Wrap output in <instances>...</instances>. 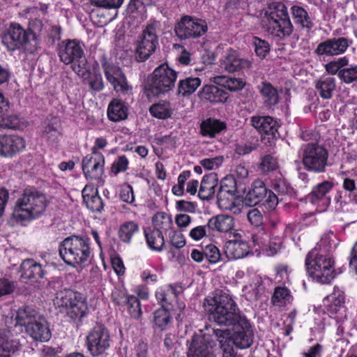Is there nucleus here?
<instances>
[{
	"instance_id": "obj_1",
	"label": "nucleus",
	"mask_w": 357,
	"mask_h": 357,
	"mask_svg": "<svg viewBox=\"0 0 357 357\" xmlns=\"http://www.w3.org/2000/svg\"><path fill=\"white\" fill-rule=\"evenodd\" d=\"M206 310L210 317L220 326H233L232 342L238 348H249L253 342V332L248 319L241 315L238 307L229 294L216 290L205 299Z\"/></svg>"
},
{
	"instance_id": "obj_2",
	"label": "nucleus",
	"mask_w": 357,
	"mask_h": 357,
	"mask_svg": "<svg viewBox=\"0 0 357 357\" xmlns=\"http://www.w3.org/2000/svg\"><path fill=\"white\" fill-rule=\"evenodd\" d=\"M48 205L46 195L35 188L26 189L17 199L11 219L22 225L42 216Z\"/></svg>"
},
{
	"instance_id": "obj_3",
	"label": "nucleus",
	"mask_w": 357,
	"mask_h": 357,
	"mask_svg": "<svg viewBox=\"0 0 357 357\" xmlns=\"http://www.w3.org/2000/svg\"><path fill=\"white\" fill-rule=\"evenodd\" d=\"M322 239L306 255L305 265L307 273L312 279L321 284H329L335 278V261L329 255V248L324 246Z\"/></svg>"
},
{
	"instance_id": "obj_4",
	"label": "nucleus",
	"mask_w": 357,
	"mask_h": 357,
	"mask_svg": "<svg viewBox=\"0 0 357 357\" xmlns=\"http://www.w3.org/2000/svg\"><path fill=\"white\" fill-rule=\"evenodd\" d=\"M212 333L195 335L188 346V357H213L211 349L215 345V341H218L222 350V357L225 352L235 353L229 329H213Z\"/></svg>"
},
{
	"instance_id": "obj_5",
	"label": "nucleus",
	"mask_w": 357,
	"mask_h": 357,
	"mask_svg": "<svg viewBox=\"0 0 357 357\" xmlns=\"http://www.w3.org/2000/svg\"><path fill=\"white\" fill-rule=\"evenodd\" d=\"M59 251L64 262L73 267L84 266L93 257L89 238L77 236L66 238Z\"/></svg>"
},
{
	"instance_id": "obj_6",
	"label": "nucleus",
	"mask_w": 357,
	"mask_h": 357,
	"mask_svg": "<svg viewBox=\"0 0 357 357\" xmlns=\"http://www.w3.org/2000/svg\"><path fill=\"white\" fill-rule=\"evenodd\" d=\"M268 20L266 31L268 35L277 40H284L289 37L294 31L287 8L281 2H273L266 12Z\"/></svg>"
},
{
	"instance_id": "obj_7",
	"label": "nucleus",
	"mask_w": 357,
	"mask_h": 357,
	"mask_svg": "<svg viewBox=\"0 0 357 357\" xmlns=\"http://www.w3.org/2000/svg\"><path fill=\"white\" fill-rule=\"evenodd\" d=\"M58 56L63 63L71 64V68L76 74L84 79L88 77L87 60L80 43L75 40L61 42L59 45Z\"/></svg>"
},
{
	"instance_id": "obj_8",
	"label": "nucleus",
	"mask_w": 357,
	"mask_h": 357,
	"mask_svg": "<svg viewBox=\"0 0 357 357\" xmlns=\"http://www.w3.org/2000/svg\"><path fill=\"white\" fill-rule=\"evenodd\" d=\"M177 79V73L167 63L158 66L153 72L146 88L148 96H159L172 91Z\"/></svg>"
},
{
	"instance_id": "obj_9",
	"label": "nucleus",
	"mask_w": 357,
	"mask_h": 357,
	"mask_svg": "<svg viewBox=\"0 0 357 357\" xmlns=\"http://www.w3.org/2000/svg\"><path fill=\"white\" fill-rule=\"evenodd\" d=\"M54 303L58 307H64L69 317L80 320L88 312L86 298L70 289H64L56 294Z\"/></svg>"
},
{
	"instance_id": "obj_10",
	"label": "nucleus",
	"mask_w": 357,
	"mask_h": 357,
	"mask_svg": "<svg viewBox=\"0 0 357 357\" xmlns=\"http://www.w3.org/2000/svg\"><path fill=\"white\" fill-rule=\"evenodd\" d=\"M159 27V22L153 20L143 30L136 43L135 56L137 61H145L155 52L158 46L157 31Z\"/></svg>"
},
{
	"instance_id": "obj_11",
	"label": "nucleus",
	"mask_w": 357,
	"mask_h": 357,
	"mask_svg": "<svg viewBox=\"0 0 357 357\" xmlns=\"http://www.w3.org/2000/svg\"><path fill=\"white\" fill-rule=\"evenodd\" d=\"M328 158L327 149L317 143H309L303 149L302 162L305 168L314 173L325 172Z\"/></svg>"
},
{
	"instance_id": "obj_12",
	"label": "nucleus",
	"mask_w": 357,
	"mask_h": 357,
	"mask_svg": "<svg viewBox=\"0 0 357 357\" xmlns=\"http://www.w3.org/2000/svg\"><path fill=\"white\" fill-rule=\"evenodd\" d=\"M112 338L107 328L102 324H96L88 333L86 346L93 356L102 354L110 347Z\"/></svg>"
},
{
	"instance_id": "obj_13",
	"label": "nucleus",
	"mask_w": 357,
	"mask_h": 357,
	"mask_svg": "<svg viewBox=\"0 0 357 357\" xmlns=\"http://www.w3.org/2000/svg\"><path fill=\"white\" fill-rule=\"evenodd\" d=\"M205 21L185 15L176 24L174 31L181 40L199 38L207 31Z\"/></svg>"
},
{
	"instance_id": "obj_14",
	"label": "nucleus",
	"mask_w": 357,
	"mask_h": 357,
	"mask_svg": "<svg viewBox=\"0 0 357 357\" xmlns=\"http://www.w3.org/2000/svg\"><path fill=\"white\" fill-rule=\"evenodd\" d=\"M29 33L17 23H11L2 36V43L9 51L24 48L29 40Z\"/></svg>"
},
{
	"instance_id": "obj_15",
	"label": "nucleus",
	"mask_w": 357,
	"mask_h": 357,
	"mask_svg": "<svg viewBox=\"0 0 357 357\" xmlns=\"http://www.w3.org/2000/svg\"><path fill=\"white\" fill-rule=\"evenodd\" d=\"M102 68L107 81L117 93L123 95L132 93V87L128 83L125 75L119 67L105 61L102 63Z\"/></svg>"
},
{
	"instance_id": "obj_16",
	"label": "nucleus",
	"mask_w": 357,
	"mask_h": 357,
	"mask_svg": "<svg viewBox=\"0 0 357 357\" xmlns=\"http://www.w3.org/2000/svg\"><path fill=\"white\" fill-rule=\"evenodd\" d=\"M243 236V232L238 230L231 233V238L225 245V253L229 259H242L250 252V245Z\"/></svg>"
},
{
	"instance_id": "obj_17",
	"label": "nucleus",
	"mask_w": 357,
	"mask_h": 357,
	"mask_svg": "<svg viewBox=\"0 0 357 357\" xmlns=\"http://www.w3.org/2000/svg\"><path fill=\"white\" fill-rule=\"evenodd\" d=\"M325 302H327L326 309L331 317L337 322L347 319L344 292L340 288L334 287L333 292L325 298Z\"/></svg>"
},
{
	"instance_id": "obj_18",
	"label": "nucleus",
	"mask_w": 357,
	"mask_h": 357,
	"mask_svg": "<svg viewBox=\"0 0 357 357\" xmlns=\"http://www.w3.org/2000/svg\"><path fill=\"white\" fill-rule=\"evenodd\" d=\"M352 40L340 37L328 39L319 43L314 52L319 56H337L346 52Z\"/></svg>"
},
{
	"instance_id": "obj_19",
	"label": "nucleus",
	"mask_w": 357,
	"mask_h": 357,
	"mask_svg": "<svg viewBox=\"0 0 357 357\" xmlns=\"http://www.w3.org/2000/svg\"><path fill=\"white\" fill-rule=\"evenodd\" d=\"M220 66L226 72L235 73L242 69L250 68L251 62L248 59L241 58L235 50L229 49L220 59Z\"/></svg>"
},
{
	"instance_id": "obj_20",
	"label": "nucleus",
	"mask_w": 357,
	"mask_h": 357,
	"mask_svg": "<svg viewBox=\"0 0 357 357\" xmlns=\"http://www.w3.org/2000/svg\"><path fill=\"white\" fill-rule=\"evenodd\" d=\"M25 148L24 139L18 135H0V157L11 158Z\"/></svg>"
},
{
	"instance_id": "obj_21",
	"label": "nucleus",
	"mask_w": 357,
	"mask_h": 357,
	"mask_svg": "<svg viewBox=\"0 0 357 357\" xmlns=\"http://www.w3.org/2000/svg\"><path fill=\"white\" fill-rule=\"evenodd\" d=\"M236 183L232 179H224L218 192V204L222 210L229 208L235 200Z\"/></svg>"
},
{
	"instance_id": "obj_22",
	"label": "nucleus",
	"mask_w": 357,
	"mask_h": 357,
	"mask_svg": "<svg viewBox=\"0 0 357 357\" xmlns=\"http://www.w3.org/2000/svg\"><path fill=\"white\" fill-rule=\"evenodd\" d=\"M333 186V183L329 181H324L318 184L314 188L308 197L310 202L320 207L321 211H324L331 203V198L328 194Z\"/></svg>"
},
{
	"instance_id": "obj_23",
	"label": "nucleus",
	"mask_w": 357,
	"mask_h": 357,
	"mask_svg": "<svg viewBox=\"0 0 357 357\" xmlns=\"http://www.w3.org/2000/svg\"><path fill=\"white\" fill-rule=\"evenodd\" d=\"M26 332L36 341L46 342L51 337V332L47 323L40 316L26 326Z\"/></svg>"
},
{
	"instance_id": "obj_24",
	"label": "nucleus",
	"mask_w": 357,
	"mask_h": 357,
	"mask_svg": "<svg viewBox=\"0 0 357 357\" xmlns=\"http://www.w3.org/2000/svg\"><path fill=\"white\" fill-rule=\"evenodd\" d=\"M252 126L259 132L273 137H275L279 128V123L274 118L270 116H254L251 118Z\"/></svg>"
},
{
	"instance_id": "obj_25",
	"label": "nucleus",
	"mask_w": 357,
	"mask_h": 357,
	"mask_svg": "<svg viewBox=\"0 0 357 357\" xmlns=\"http://www.w3.org/2000/svg\"><path fill=\"white\" fill-rule=\"evenodd\" d=\"M208 227L211 231H217L219 232L231 233L235 229L234 220L232 216L228 215H218L211 218L207 222ZM231 237V236H229Z\"/></svg>"
},
{
	"instance_id": "obj_26",
	"label": "nucleus",
	"mask_w": 357,
	"mask_h": 357,
	"mask_svg": "<svg viewBox=\"0 0 357 357\" xmlns=\"http://www.w3.org/2000/svg\"><path fill=\"white\" fill-rule=\"evenodd\" d=\"M218 185V178L216 174L211 173L204 176L200 184L198 195L203 200L211 199Z\"/></svg>"
},
{
	"instance_id": "obj_27",
	"label": "nucleus",
	"mask_w": 357,
	"mask_h": 357,
	"mask_svg": "<svg viewBox=\"0 0 357 357\" xmlns=\"http://www.w3.org/2000/svg\"><path fill=\"white\" fill-rule=\"evenodd\" d=\"M83 201L86 207L93 212H100L104 208L102 198L97 190L91 186H85L82 191Z\"/></svg>"
},
{
	"instance_id": "obj_28",
	"label": "nucleus",
	"mask_w": 357,
	"mask_h": 357,
	"mask_svg": "<svg viewBox=\"0 0 357 357\" xmlns=\"http://www.w3.org/2000/svg\"><path fill=\"white\" fill-rule=\"evenodd\" d=\"M316 93L323 99H331L336 88L335 79L322 76L314 82Z\"/></svg>"
},
{
	"instance_id": "obj_29",
	"label": "nucleus",
	"mask_w": 357,
	"mask_h": 357,
	"mask_svg": "<svg viewBox=\"0 0 357 357\" xmlns=\"http://www.w3.org/2000/svg\"><path fill=\"white\" fill-rule=\"evenodd\" d=\"M266 107L273 108L280 102L278 89L269 82H264L258 86Z\"/></svg>"
},
{
	"instance_id": "obj_30",
	"label": "nucleus",
	"mask_w": 357,
	"mask_h": 357,
	"mask_svg": "<svg viewBox=\"0 0 357 357\" xmlns=\"http://www.w3.org/2000/svg\"><path fill=\"white\" fill-rule=\"evenodd\" d=\"M225 122L214 118H208L203 121L200 125V132L204 137H215L226 129Z\"/></svg>"
},
{
	"instance_id": "obj_31",
	"label": "nucleus",
	"mask_w": 357,
	"mask_h": 357,
	"mask_svg": "<svg viewBox=\"0 0 357 357\" xmlns=\"http://www.w3.org/2000/svg\"><path fill=\"white\" fill-rule=\"evenodd\" d=\"M21 277L23 279L42 278L45 275V271L41 264H38L33 259L24 260L21 264Z\"/></svg>"
},
{
	"instance_id": "obj_32",
	"label": "nucleus",
	"mask_w": 357,
	"mask_h": 357,
	"mask_svg": "<svg viewBox=\"0 0 357 357\" xmlns=\"http://www.w3.org/2000/svg\"><path fill=\"white\" fill-rule=\"evenodd\" d=\"M60 127L58 118H47L43 123V137L50 142H56L61 136Z\"/></svg>"
},
{
	"instance_id": "obj_33",
	"label": "nucleus",
	"mask_w": 357,
	"mask_h": 357,
	"mask_svg": "<svg viewBox=\"0 0 357 357\" xmlns=\"http://www.w3.org/2000/svg\"><path fill=\"white\" fill-rule=\"evenodd\" d=\"M115 294H113L114 300L118 305L126 304L130 316L135 319H138L142 314L140 303L138 298L132 295H126L122 293L121 298H116Z\"/></svg>"
},
{
	"instance_id": "obj_34",
	"label": "nucleus",
	"mask_w": 357,
	"mask_h": 357,
	"mask_svg": "<svg viewBox=\"0 0 357 357\" xmlns=\"http://www.w3.org/2000/svg\"><path fill=\"white\" fill-rule=\"evenodd\" d=\"M107 116L114 122L124 120L128 116V108L123 101L114 99L108 105Z\"/></svg>"
},
{
	"instance_id": "obj_35",
	"label": "nucleus",
	"mask_w": 357,
	"mask_h": 357,
	"mask_svg": "<svg viewBox=\"0 0 357 357\" xmlns=\"http://www.w3.org/2000/svg\"><path fill=\"white\" fill-rule=\"evenodd\" d=\"M202 99L211 102H223L227 99V93L225 90L214 85H206L200 92Z\"/></svg>"
},
{
	"instance_id": "obj_36",
	"label": "nucleus",
	"mask_w": 357,
	"mask_h": 357,
	"mask_svg": "<svg viewBox=\"0 0 357 357\" xmlns=\"http://www.w3.org/2000/svg\"><path fill=\"white\" fill-rule=\"evenodd\" d=\"M267 192L263 181L257 180L252 183V189L247 193L245 199L250 204L255 205L266 197Z\"/></svg>"
},
{
	"instance_id": "obj_37",
	"label": "nucleus",
	"mask_w": 357,
	"mask_h": 357,
	"mask_svg": "<svg viewBox=\"0 0 357 357\" xmlns=\"http://www.w3.org/2000/svg\"><path fill=\"white\" fill-rule=\"evenodd\" d=\"M210 80L215 84L222 86L231 91L242 89L245 86V82L240 78L229 77L225 75H220L210 77Z\"/></svg>"
},
{
	"instance_id": "obj_38",
	"label": "nucleus",
	"mask_w": 357,
	"mask_h": 357,
	"mask_svg": "<svg viewBox=\"0 0 357 357\" xmlns=\"http://www.w3.org/2000/svg\"><path fill=\"white\" fill-rule=\"evenodd\" d=\"M145 238L149 248L156 252L162 250L165 245L164 236L158 231L151 228H145L144 230Z\"/></svg>"
},
{
	"instance_id": "obj_39",
	"label": "nucleus",
	"mask_w": 357,
	"mask_h": 357,
	"mask_svg": "<svg viewBox=\"0 0 357 357\" xmlns=\"http://www.w3.org/2000/svg\"><path fill=\"white\" fill-rule=\"evenodd\" d=\"M293 296L290 290L284 286H278L274 289L271 301L275 306L281 307L291 303Z\"/></svg>"
},
{
	"instance_id": "obj_40",
	"label": "nucleus",
	"mask_w": 357,
	"mask_h": 357,
	"mask_svg": "<svg viewBox=\"0 0 357 357\" xmlns=\"http://www.w3.org/2000/svg\"><path fill=\"white\" fill-rule=\"evenodd\" d=\"M153 229L158 231L162 235L169 234L173 231L171 217L165 213H158L153 218Z\"/></svg>"
},
{
	"instance_id": "obj_41",
	"label": "nucleus",
	"mask_w": 357,
	"mask_h": 357,
	"mask_svg": "<svg viewBox=\"0 0 357 357\" xmlns=\"http://www.w3.org/2000/svg\"><path fill=\"white\" fill-rule=\"evenodd\" d=\"M156 299L165 307L172 305L177 298L176 289L172 285H167L159 288L155 292Z\"/></svg>"
},
{
	"instance_id": "obj_42",
	"label": "nucleus",
	"mask_w": 357,
	"mask_h": 357,
	"mask_svg": "<svg viewBox=\"0 0 357 357\" xmlns=\"http://www.w3.org/2000/svg\"><path fill=\"white\" fill-rule=\"evenodd\" d=\"M38 313L29 306H25L20 308L15 317L16 324L25 326L26 328L29 324L33 323L38 317Z\"/></svg>"
},
{
	"instance_id": "obj_43",
	"label": "nucleus",
	"mask_w": 357,
	"mask_h": 357,
	"mask_svg": "<svg viewBox=\"0 0 357 357\" xmlns=\"http://www.w3.org/2000/svg\"><path fill=\"white\" fill-rule=\"evenodd\" d=\"M139 231V227L137 223L134 221H127L120 226L119 236L123 242L129 243L132 236Z\"/></svg>"
},
{
	"instance_id": "obj_44",
	"label": "nucleus",
	"mask_w": 357,
	"mask_h": 357,
	"mask_svg": "<svg viewBox=\"0 0 357 357\" xmlns=\"http://www.w3.org/2000/svg\"><path fill=\"white\" fill-rule=\"evenodd\" d=\"M291 12L295 23L299 24L302 27L307 29H310L313 26L308 13L303 8L299 6H293Z\"/></svg>"
},
{
	"instance_id": "obj_45",
	"label": "nucleus",
	"mask_w": 357,
	"mask_h": 357,
	"mask_svg": "<svg viewBox=\"0 0 357 357\" xmlns=\"http://www.w3.org/2000/svg\"><path fill=\"white\" fill-rule=\"evenodd\" d=\"M149 112L152 116L159 119H167L172 114L170 103L167 101H160L153 104L150 107Z\"/></svg>"
},
{
	"instance_id": "obj_46",
	"label": "nucleus",
	"mask_w": 357,
	"mask_h": 357,
	"mask_svg": "<svg viewBox=\"0 0 357 357\" xmlns=\"http://www.w3.org/2000/svg\"><path fill=\"white\" fill-rule=\"evenodd\" d=\"M18 349L19 342L17 340H9L0 335V357H11Z\"/></svg>"
},
{
	"instance_id": "obj_47",
	"label": "nucleus",
	"mask_w": 357,
	"mask_h": 357,
	"mask_svg": "<svg viewBox=\"0 0 357 357\" xmlns=\"http://www.w3.org/2000/svg\"><path fill=\"white\" fill-rule=\"evenodd\" d=\"M105 164V158L102 155H98L97 162L91 165L84 174L87 179L96 180L99 179L103 174V167Z\"/></svg>"
},
{
	"instance_id": "obj_48",
	"label": "nucleus",
	"mask_w": 357,
	"mask_h": 357,
	"mask_svg": "<svg viewBox=\"0 0 357 357\" xmlns=\"http://www.w3.org/2000/svg\"><path fill=\"white\" fill-rule=\"evenodd\" d=\"M201 84V79L198 77H187L180 80L178 92L183 96L194 93Z\"/></svg>"
},
{
	"instance_id": "obj_49",
	"label": "nucleus",
	"mask_w": 357,
	"mask_h": 357,
	"mask_svg": "<svg viewBox=\"0 0 357 357\" xmlns=\"http://www.w3.org/2000/svg\"><path fill=\"white\" fill-rule=\"evenodd\" d=\"M153 319L156 326L162 331L166 330L171 321L169 310L162 307L158 309L154 312Z\"/></svg>"
},
{
	"instance_id": "obj_50",
	"label": "nucleus",
	"mask_w": 357,
	"mask_h": 357,
	"mask_svg": "<svg viewBox=\"0 0 357 357\" xmlns=\"http://www.w3.org/2000/svg\"><path fill=\"white\" fill-rule=\"evenodd\" d=\"M339 77L347 84L357 82V65H351L342 68L339 72Z\"/></svg>"
},
{
	"instance_id": "obj_51",
	"label": "nucleus",
	"mask_w": 357,
	"mask_h": 357,
	"mask_svg": "<svg viewBox=\"0 0 357 357\" xmlns=\"http://www.w3.org/2000/svg\"><path fill=\"white\" fill-rule=\"evenodd\" d=\"M0 127L4 128H16L18 126V118L8 113V108L5 111H0Z\"/></svg>"
},
{
	"instance_id": "obj_52",
	"label": "nucleus",
	"mask_w": 357,
	"mask_h": 357,
	"mask_svg": "<svg viewBox=\"0 0 357 357\" xmlns=\"http://www.w3.org/2000/svg\"><path fill=\"white\" fill-rule=\"evenodd\" d=\"M255 52L259 58L264 59L270 52V45L268 41L258 37H254L252 42Z\"/></svg>"
},
{
	"instance_id": "obj_53",
	"label": "nucleus",
	"mask_w": 357,
	"mask_h": 357,
	"mask_svg": "<svg viewBox=\"0 0 357 357\" xmlns=\"http://www.w3.org/2000/svg\"><path fill=\"white\" fill-rule=\"evenodd\" d=\"M272 187L280 196H292L294 194V189L286 181L282 179L275 180Z\"/></svg>"
},
{
	"instance_id": "obj_54",
	"label": "nucleus",
	"mask_w": 357,
	"mask_h": 357,
	"mask_svg": "<svg viewBox=\"0 0 357 357\" xmlns=\"http://www.w3.org/2000/svg\"><path fill=\"white\" fill-rule=\"evenodd\" d=\"M275 280L278 282H281L284 284H289L290 282V273L291 270L289 267L286 264H279L275 268Z\"/></svg>"
},
{
	"instance_id": "obj_55",
	"label": "nucleus",
	"mask_w": 357,
	"mask_h": 357,
	"mask_svg": "<svg viewBox=\"0 0 357 357\" xmlns=\"http://www.w3.org/2000/svg\"><path fill=\"white\" fill-rule=\"evenodd\" d=\"M191 173L190 171H183L178 176V183L172 187V191L176 196L184 195V187L186 181L190 178Z\"/></svg>"
},
{
	"instance_id": "obj_56",
	"label": "nucleus",
	"mask_w": 357,
	"mask_h": 357,
	"mask_svg": "<svg viewBox=\"0 0 357 357\" xmlns=\"http://www.w3.org/2000/svg\"><path fill=\"white\" fill-rule=\"evenodd\" d=\"M252 239L255 246L261 248H266L268 247V236L265 233L263 227H259L257 232L252 234Z\"/></svg>"
},
{
	"instance_id": "obj_57",
	"label": "nucleus",
	"mask_w": 357,
	"mask_h": 357,
	"mask_svg": "<svg viewBox=\"0 0 357 357\" xmlns=\"http://www.w3.org/2000/svg\"><path fill=\"white\" fill-rule=\"evenodd\" d=\"M249 222L257 228L262 227L263 215L258 208H252L246 212Z\"/></svg>"
},
{
	"instance_id": "obj_58",
	"label": "nucleus",
	"mask_w": 357,
	"mask_h": 357,
	"mask_svg": "<svg viewBox=\"0 0 357 357\" xmlns=\"http://www.w3.org/2000/svg\"><path fill=\"white\" fill-rule=\"evenodd\" d=\"M224 157L218 155L214 158H204L200 160L199 164L206 170L218 169L223 162Z\"/></svg>"
},
{
	"instance_id": "obj_59",
	"label": "nucleus",
	"mask_w": 357,
	"mask_h": 357,
	"mask_svg": "<svg viewBox=\"0 0 357 357\" xmlns=\"http://www.w3.org/2000/svg\"><path fill=\"white\" fill-rule=\"evenodd\" d=\"M204 255L206 259L212 264L218 262L221 257L219 249L213 244H210L206 246L204 249Z\"/></svg>"
},
{
	"instance_id": "obj_60",
	"label": "nucleus",
	"mask_w": 357,
	"mask_h": 357,
	"mask_svg": "<svg viewBox=\"0 0 357 357\" xmlns=\"http://www.w3.org/2000/svg\"><path fill=\"white\" fill-rule=\"evenodd\" d=\"M210 234L211 229L208 227L207 224L197 226L192 228L189 233V236L195 241H199L203 237Z\"/></svg>"
},
{
	"instance_id": "obj_61",
	"label": "nucleus",
	"mask_w": 357,
	"mask_h": 357,
	"mask_svg": "<svg viewBox=\"0 0 357 357\" xmlns=\"http://www.w3.org/2000/svg\"><path fill=\"white\" fill-rule=\"evenodd\" d=\"M128 158L125 155H121L113 162L111 171L114 175H117L128 169Z\"/></svg>"
},
{
	"instance_id": "obj_62",
	"label": "nucleus",
	"mask_w": 357,
	"mask_h": 357,
	"mask_svg": "<svg viewBox=\"0 0 357 357\" xmlns=\"http://www.w3.org/2000/svg\"><path fill=\"white\" fill-rule=\"evenodd\" d=\"M169 238L170 243L172 246L176 248H183L185 245V241L184 239L183 235L176 230L170 231L168 234Z\"/></svg>"
},
{
	"instance_id": "obj_63",
	"label": "nucleus",
	"mask_w": 357,
	"mask_h": 357,
	"mask_svg": "<svg viewBox=\"0 0 357 357\" xmlns=\"http://www.w3.org/2000/svg\"><path fill=\"white\" fill-rule=\"evenodd\" d=\"M296 314V310H293L288 314L286 319L284 320V335L285 336L289 335L293 331V328L295 324Z\"/></svg>"
},
{
	"instance_id": "obj_64",
	"label": "nucleus",
	"mask_w": 357,
	"mask_h": 357,
	"mask_svg": "<svg viewBox=\"0 0 357 357\" xmlns=\"http://www.w3.org/2000/svg\"><path fill=\"white\" fill-rule=\"evenodd\" d=\"M121 199L128 204H132L135 202V196L132 187L130 185H124L120 191Z\"/></svg>"
}]
</instances>
